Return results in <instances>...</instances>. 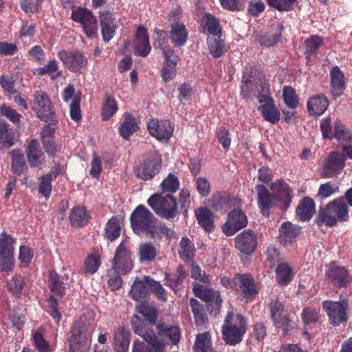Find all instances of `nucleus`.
I'll list each match as a JSON object with an SVG mask.
<instances>
[{"instance_id": "obj_62", "label": "nucleus", "mask_w": 352, "mask_h": 352, "mask_svg": "<svg viewBox=\"0 0 352 352\" xmlns=\"http://www.w3.org/2000/svg\"><path fill=\"white\" fill-rule=\"evenodd\" d=\"M268 307L270 313V319L274 321L278 318L285 316V308L283 302H280L278 298L271 299Z\"/></svg>"}, {"instance_id": "obj_63", "label": "nucleus", "mask_w": 352, "mask_h": 352, "mask_svg": "<svg viewBox=\"0 0 352 352\" xmlns=\"http://www.w3.org/2000/svg\"><path fill=\"white\" fill-rule=\"evenodd\" d=\"M179 187V178L173 173H169L161 184L162 190L165 192L175 193L177 191Z\"/></svg>"}, {"instance_id": "obj_17", "label": "nucleus", "mask_w": 352, "mask_h": 352, "mask_svg": "<svg viewBox=\"0 0 352 352\" xmlns=\"http://www.w3.org/2000/svg\"><path fill=\"white\" fill-rule=\"evenodd\" d=\"M271 190L274 192L275 201L279 204V207L287 210L291 205L293 199V190L290 186L283 179H278L272 183Z\"/></svg>"}, {"instance_id": "obj_2", "label": "nucleus", "mask_w": 352, "mask_h": 352, "mask_svg": "<svg viewBox=\"0 0 352 352\" xmlns=\"http://www.w3.org/2000/svg\"><path fill=\"white\" fill-rule=\"evenodd\" d=\"M94 331V320L81 315L71 327L70 336L67 338L69 352H86L91 344Z\"/></svg>"}, {"instance_id": "obj_54", "label": "nucleus", "mask_w": 352, "mask_h": 352, "mask_svg": "<svg viewBox=\"0 0 352 352\" xmlns=\"http://www.w3.org/2000/svg\"><path fill=\"white\" fill-rule=\"evenodd\" d=\"M323 45V39L318 35H311L304 42L305 54L307 58L315 54L318 50Z\"/></svg>"}, {"instance_id": "obj_16", "label": "nucleus", "mask_w": 352, "mask_h": 352, "mask_svg": "<svg viewBox=\"0 0 352 352\" xmlns=\"http://www.w3.org/2000/svg\"><path fill=\"white\" fill-rule=\"evenodd\" d=\"M161 168L160 159L155 154H146L144 161L136 169V177L142 180H149L157 175Z\"/></svg>"}, {"instance_id": "obj_24", "label": "nucleus", "mask_w": 352, "mask_h": 352, "mask_svg": "<svg viewBox=\"0 0 352 352\" xmlns=\"http://www.w3.org/2000/svg\"><path fill=\"white\" fill-rule=\"evenodd\" d=\"M258 101L259 102H265L258 107L263 118L271 124H276L280 120V113L275 105L274 99L270 96H262Z\"/></svg>"}, {"instance_id": "obj_58", "label": "nucleus", "mask_w": 352, "mask_h": 352, "mask_svg": "<svg viewBox=\"0 0 352 352\" xmlns=\"http://www.w3.org/2000/svg\"><path fill=\"white\" fill-rule=\"evenodd\" d=\"M12 169L14 174L21 175L28 168L24 161V157L19 151L13 150L11 151Z\"/></svg>"}, {"instance_id": "obj_28", "label": "nucleus", "mask_w": 352, "mask_h": 352, "mask_svg": "<svg viewBox=\"0 0 352 352\" xmlns=\"http://www.w3.org/2000/svg\"><path fill=\"white\" fill-rule=\"evenodd\" d=\"M201 32L208 36H222V29L219 20L209 12H205L201 19Z\"/></svg>"}, {"instance_id": "obj_53", "label": "nucleus", "mask_w": 352, "mask_h": 352, "mask_svg": "<svg viewBox=\"0 0 352 352\" xmlns=\"http://www.w3.org/2000/svg\"><path fill=\"white\" fill-rule=\"evenodd\" d=\"M39 76L50 75L52 80H55L62 76V71L59 70L58 63L55 59L50 60L43 67L36 69Z\"/></svg>"}, {"instance_id": "obj_41", "label": "nucleus", "mask_w": 352, "mask_h": 352, "mask_svg": "<svg viewBox=\"0 0 352 352\" xmlns=\"http://www.w3.org/2000/svg\"><path fill=\"white\" fill-rule=\"evenodd\" d=\"M333 138H335L340 144H349L352 142L351 131L338 118L336 120L333 124Z\"/></svg>"}, {"instance_id": "obj_8", "label": "nucleus", "mask_w": 352, "mask_h": 352, "mask_svg": "<svg viewBox=\"0 0 352 352\" xmlns=\"http://www.w3.org/2000/svg\"><path fill=\"white\" fill-rule=\"evenodd\" d=\"M32 110L41 121L53 122L55 119L54 107L48 95L43 91L39 90L34 92Z\"/></svg>"}, {"instance_id": "obj_49", "label": "nucleus", "mask_w": 352, "mask_h": 352, "mask_svg": "<svg viewBox=\"0 0 352 352\" xmlns=\"http://www.w3.org/2000/svg\"><path fill=\"white\" fill-rule=\"evenodd\" d=\"M195 248L193 243L187 237L182 238L179 244V255L185 262L192 261L195 256Z\"/></svg>"}, {"instance_id": "obj_42", "label": "nucleus", "mask_w": 352, "mask_h": 352, "mask_svg": "<svg viewBox=\"0 0 352 352\" xmlns=\"http://www.w3.org/2000/svg\"><path fill=\"white\" fill-rule=\"evenodd\" d=\"M14 144V133L10 124L6 120L0 119V150L8 149Z\"/></svg>"}, {"instance_id": "obj_18", "label": "nucleus", "mask_w": 352, "mask_h": 352, "mask_svg": "<svg viewBox=\"0 0 352 352\" xmlns=\"http://www.w3.org/2000/svg\"><path fill=\"white\" fill-rule=\"evenodd\" d=\"M147 128L149 133L157 140H169L173 135L174 124L167 120L151 119L147 122Z\"/></svg>"}, {"instance_id": "obj_31", "label": "nucleus", "mask_w": 352, "mask_h": 352, "mask_svg": "<svg viewBox=\"0 0 352 352\" xmlns=\"http://www.w3.org/2000/svg\"><path fill=\"white\" fill-rule=\"evenodd\" d=\"M329 102L324 94L311 97L307 102V108L311 116H319L323 114L329 107Z\"/></svg>"}, {"instance_id": "obj_13", "label": "nucleus", "mask_w": 352, "mask_h": 352, "mask_svg": "<svg viewBox=\"0 0 352 352\" xmlns=\"http://www.w3.org/2000/svg\"><path fill=\"white\" fill-rule=\"evenodd\" d=\"M248 224V218L241 209L233 208L228 214V219L221 226L222 232L226 236H233Z\"/></svg>"}, {"instance_id": "obj_3", "label": "nucleus", "mask_w": 352, "mask_h": 352, "mask_svg": "<svg viewBox=\"0 0 352 352\" xmlns=\"http://www.w3.org/2000/svg\"><path fill=\"white\" fill-rule=\"evenodd\" d=\"M69 278L66 274H58L55 270H52L49 274L48 286L51 292L47 303L50 308V314L52 318L58 323L62 316L58 309L59 301L66 294V288L69 285Z\"/></svg>"}, {"instance_id": "obj_7", "label": "nucleus", "mask_w": 352, "mask_h": 352, "mask_svg": "<svg viewBox=\"0 0 352 352\" xmlns=\"http://www.w3.org/2000/svg\"><path fill=\"white\" fill-rule=\"evenodd\" d=\"M147 204L162 219H173L178 214L177 199L173 195L155 193L148 199Z\"/></svg>"}, {"instance_id": "obj_30", "label": "nucleus", "mask_w": 352, "mask_h": 352, "mask_svg": "<svg viewBox=\"0 0 352 352\" xmlns=\"http://www.w3.org/2000/svg\"><path fill=\"white\" fill-rule=\"evenodd\" d=\"M25 153L31 168L38 167L45 162V155L40 148L37 140L34 139L29 142Z\"/></svg>"}, {"instance_id": "obj_50", "label": "nucleus", "mask_w": 352, "mask_h": 352, "mask_svg": "<svg viewBox=\"0 0 352 352\" xmlns=\"http://www.w3.org/2000/svg\"><path fill=\"white\" fill-rule=\"evenodd\" d=\"M320 316V311L316 309L310 307H307L302 309L301 318L303 322L305 329H306V330L304 331L305 334H308L307 328H310L314 326L318 322Z\"/></svg>"}, {"instance_id": "obj_5", "label": "nucleus", "mask_w": 352, "mask_h": 352, "mask_svg": "<svg viewBox=\"0 0 352 352\" xmlns=\"http://www.w3.org/2000/svg\"><path fill=\"white\" fill-rule=\"evenodd\" d=\"M247 329V320L243 315L228 311L221 327L222 339L226 344L236 346L242 342Z\"/></svg>"}, {"instance_id": "obj_38", "label": "nucleus", "mask_w": 352, "mask_h": 352, "mask_svg": "<svg viewBox=\"0 0 352 352\" xmlns=\"http://www.w3.org/2000/svg\"><path fill=\"white\" fill-rule=\"evenodd\" d=\"M275 274L276 281L280 286L287 285L294 276L292 266L286 262H281L278 264Z\"/></svg>"}, {"instance_id": "obj_43", "label": "nucleus", "mask_w": 352, "mask_h": 352, "mask_svg": "<svg viewBox=\"0 0 352 352\" xmlns=\"http://www.w3.org/2000/svg\"><path fill=\"white\" fill-rule=\"evenodd\" d=\"M89 214L84 207L74 206L69 215V221L72 226L81 228L87 225L89 221Z\"/></svg>"}, {"instance_id": "obj_9", "label": "nucleus", "mask_w": 352, "mask_h": 352, "mask_svg": "<svg viewBox=\"0 0 352 352\" xmlns=\"http://www.w3.org/2000/svg\"><path fill=\"white\" fill-rule=\"evenodd\" d=\"M71 19L80 24L87 37L93 38L98 34V24L96 16L87 8L78 7L73 10Z\"/></svg>"}, {"instance_id": "obj_11", "label": "nucleus", "mask_w": 352, "mask_h": 352, "mask_svg": "<svg viewBox=\"0 0 352 352\" xmlns=\"http://www.w3.org/2000/svg\"><path fill=\"white\" fill-rule=\"evenodd\" d=\"M57 56L71 72L82 74L87 67V58L79 50H60Z\"/></svg>"}, {"instance_id": "obj_10", "label": "nucleus", "mask_w": 352, "mask_h": 352, "mask_svg": "<svg viewBox=\"0 0 352 352\" xmlns=\"http://www.w3.org/2000/svg\"><path fill=\"white\" fill-rule=\"evenodd\" d=\"M322 308L326 312L329 323L334 326H340L347 322L349 317V300L342 301L325 300L322 302Z\"/></svg>"}, {"instance_id": "obj_33", "label": "nucleus", "mask_w": 352, "mask_h": 352, "mask_svg": "<svg viewBox=\"0 0 352 352\" xmlns=\"http://www.w3.org/2000/svg\"><path fill=\"white\" fill-rule=\"evenodd\" d=\"M195 215L198 224L206 232H211L214 230V215L207 207H199L195 209Z\"/></svg>"}, {"instance_id": "obj_45", "label": "nucleus", "mask_w": 352, "mask_h": 352, "mask_svg": "<svg viewBox=\"0 0 352 352\" xmlns=\"http://www.w3.org/2000/svg\"><path fill=\"white\" fill-rule=\"evenodd\" d=\"M206 41L209 52L214 58L222 56L227 52L225 42L221 39V36H208Z\"/></svg>"}, {"instance_id": "obj_19", "label": "nucleus", "mask_w": 352, "mask_h": 352, "mask_svg": "<svg viewBox=\"0 0 352 352\" xmlns=\"http://www.w3.org/2000/svg\"><path fill=\"white\" fill-rule=\"evenodd\" d=\"M325 275L333 285L340 288L347 287L351 282V278L346 269L334 264L327 267Z\"/></svg>"}, {"instance_id": "obj_56", "label": "nucleus", "mask_w": 352, "mask_h": 352, "mask_svg": "<svg viewBox=\"0 0 352 352\" xmlns=\"http://www.w3.org/2000/svg\"><path fill=\"white\" fill-rule=\"evenodd\" d=\"M15 243V239L3 232L0 235V255H14Z\"/></svg>"}, {"instance_id": "obj_23", "label": "nucleus", "mask_w": 352, "mask_h": 352, "mask_svg": "<svg viewBox=\"0 0 352 352\" xmlns=\"http://www.w3.org/2000/svg\"><path fill=\"white\" fill-rule=\"evenodd\" d=\"M257 246V236L252 230L239 234L235 238V247L245 254H251Z\"/></svg>"}, {"instance_id": "obj_60", "label": "nucleus", "mask_w": 352, "mask_h": 352, "mask_svg": "<svg viewBox=\"0 0 352 352\" xmlns=\"http://www.w3.org/2000/svg\"><path fill=\"white\" fill-rule=\"evenodd\" d=\"M283 97L285 104L292 109L297 108L299 98L295 89L291 86H285L283 91Z\"/></svg>"}, {"instance_id": "obj_1", "label": "nucleus", "mask_w": 352, "mask_h": 352, "mask_svg": "<svg viewBox=\"0 0 352 352\" xmlns=\"http://www.w3.org/2000/svg\"><path fill=\"white\" fill-rule=\"evenodd\" d=\"M131 228L139 236L160 241L163 236L167 240L173 239L175 232L164 223L160 222L144 205H138L130 215Z\"/></svg>"}, {"instance_id": "obj_52", "label": "nucleus", "mask_w": 352, "mask_h": 352, "mask_svg": "<svg viewBox=\"0 0 352 352\" xmlns=\"http://www.w3.org/2000/svg\"><path fill=\"white\" fill-rule=\"evenodd\" d=\"M121 226L116 217H111L106 223L104 237L110 241L116 240L120 235Z\"/></svg>"}, {"instance_id": "obj_32", "label": "nucleus", "mask_w": 352, "mask_h": 352, "mask_svg": "<svg viewBox=\"0 0 352 352\" xmlns=\"http://www.w3.org/2000/svg\"><path fill=\"white\" fill-rule=\"evenodd\" d=\"M188 31L183 23L175 21L170 24V39L175 47L184 46L188 39Z\"/></svg>"}, {"instance_id": "obj_27", "label": "nucleus", "mask_w": 352, "mask_h": 352, "mask_svg": "<svg viewBox=\"0 0 352 352\" xmlns=\"http://www.w3.org/2000/svg\"><path fill=\"white\" fill-rule=\"evenodd\" d=\"M330 88L334 97L341 96L346 88L344 74L337 65L330 70Z\"/></svg>"}, {"instance_id": "obj_37", "label": "nucleus", "mask_w": 352, "mask_h": 352, "mask_svg": "<svg viewBox=\"0 0 352 352\" xmlns=\"http://www.w3.org/2000/svg\"><path fill=\"white\" fill-rule=\"evenodd\" d=\"M113 345L117 352H127L130 344V332L124 327H119L113 333Z\"/></svg>"}, {"instance_id": "obj_59", "label": "nucleus", "mask_w": 352, "mask_h": 352, "mask_svg": "<svg viewBox=\"0 0 352 352\" xmlns=\"http://www.w3.org/2000/svg\"><path fill=\"white\" fill-rule=\"evenodd\" d=\"M101 265V258L97 253L88 255L84 263V272L86 274H95Z\"/></svg>"}, {"instance_id": "obj_44", "label": "nucleus", "mask_w": 352, "mask_h": 352, "mask_svg": "<svg viewBox=\"0 0 352 352\" xmlns=\"http://www.w3.org/2000/svg\"><path fill=\"white\" fill-rule=\"evenodd\" d=\"M153 35V47L155 49H160L162 51L163 56H164V52H167V54L168 53V55L174 54L173 50L166 48L168 38H170L166 31L155 28Z\"/></svg>"}, {"instance_id": "obj_48", "label": "nucleus", "mask_w": 352, "mask_h": 352, "mask_svg": "<svg viewBox=\"0 0 352 352\" xmlns=\"http://www.w3.org/2000/svg\"><path fill=\"white\" fill-rule=\"evenodd\" d=\"M145 279L146 282L136 280L131 286L129 294L131 297L136 301L146 298L148 294V287H149L148 281L151 278L148 276H146Z\"/></svg>"}, {"instance_id": "obj_47", "label": "nucleus", "mask_w": 352, "mask_h": 352, "mask_svg": "<svg viewBox=\"0 0 352 352\" xmlns=\"http://www.w3.org/2000/svg\"><path fill=\"white\" fill-rule=\"evenodd\" d=\"M187 276L186 272L182 265L177 266L175 274H170L165 273L164 280L166 282L165 285L172 289L175 290L180 285Z\"/></svg>"}, {"instance_id": "obj_39", "label": "nucleus", "mask_w": 352, "mask_h": 352, "mask_svg": "<svg viewBox=\"0 0 352 352\" xmlns=\"http://www.w3.org/2000/svg\"><path fill=\"white\" fill-rule=\"evenodd\" d=\"M124 121L118 128L120 135L127 140L139 129L138 121L130 113L124 115Z\"/></svg>"}, {"instance_id": "obj_12", "label": "nucleus", "mask_w": 352, "mask_h": 352, "mask_svg": "<svg viewBox=\"0 0 352 352\" xmlns=\"http://www.w3.org/2000/svg\"><path fill=\"white\" fill-rule=\"evenodd\" d=\"M132 253L126 245L122 242L117 247L111 261V269L121 274H128L133 269Z\"/></svg>"}, {"instance_id": "obj_51", "label": "nucleus", "mask_w": 352, "mask_h": 352, "mask_svg": "<svg viewBox=\"0 0 352 352\" xmlns=\"http://www.w3.org/2000/svg\"><path fill=\"white\" fill-rule=\"evenodd\" d=\"M118 110V104L115 98L110 94H106L102 108V118L107 121L109 120Z\"/></svg>"}, {"instance_id": "obj_36", "label": "nucleus", "mask_w": 352, "mask_h": 352, "mask_svg": "<svg viewBox=\"0 0 352 352\" xmlns=\"http://www.w3.org/2000/svg\"><path fill=\"white\" fill-rule=\"evenodd\" d=\"M157 330V336L160 338L165 340L164 338H168L170 343L173 345L177 344L180 340V330L176 326H168L164 323L159 322L156 325Z\"/></svg>"}, {"instance_id": "obj_21", "label": "nucleus", "mask_w": 352, "mask_h": 352, "mask_svg": "<svg viewBox=\"0 0 352 352\" xmlns=\"http://www.w3.org/2000/svg\"><path fill=\"white\" fill-rule=\"evenodd\" d=\"M208 203L215 211L224 212H227L232 208H239L241 205V202L239 199L220 192L212 195L208 200Z\"/></svg>"}, {"instance_id": "obj_46", "label": "nucleus", "mask_w": 352, "mask_h": 352, "mask_svg": "<svg viewBox=\"0 0 352 352\" xmlns=\"http://www.w3.org/2000/svg\"><path fill=\"white\" fill-rule=\"evenodd\" d=\"M190 306L193 314L195 323L197 327L205 325L208 322V317L204 305L197 299L191 298Z\"/></svg>"}, {"instance_id": "obj_26", "label": "nucleus", "mask_w": 352, "mask_h": 352, "mask_svg": "<svg viewBox=\"0 0 352 352\" xmlns=\"http://www.w3.org/2000/svg\"><path fill=\"white\" fill-rule=\"evenodd\" d=\"M102 39L108 43L115 35V17L109 10H102L99 12Z\"/></svg>"}, {"instance_id": "obj_55", "label": "nucleus", "mask_w": 352, "mask_h": 352, "mask_svg": "<svg viewBox=\"0 0 352 352\" xmlns=\"http://www.w3.org/2000/svg\"><path fill=\"white\" fill-rule=\"evenodd\" d=\"M282 33L280 31L270 34L267 32H261L256 35V41L261 46L270 47L277 44L281 38Z\"/></svg>"}, {"instance_id": "obj_64", "label": "nucleus", "mask_w": 352, "mask_h": 352, "mask_svg": "<svg viewBox=\"0 0 352 352\" xmlns=\"http://www.w3.org/2000/svg\"><path fill=\"white\" fill-rule=\"evenodd\" d=\"M33 342L38 352H52V349L43 335L36 330L32 335Z\"/></svg>"}, {"instance_id": "obj_22", "label": "nucleus", "mask_w": 352, "mask_h": 352, "mask_svg": "<svg viewBox=\"0 0 352 352\" xmlns=\"http://www.w3.org/2000/svg\"><path fill=\"white\" fill-rule=\"evenodd\" d=\"M151 50V46L148 30L143 25H139L133 40L134 54L141 57H146L150 54Z\"/></svg>"}, {"instance_id": "obj_25", "label": "nucleus", "mask_w": 352, "mask_h": 352, "mask_svg": "<svg viewBox=\"0 0 352 352\" xmlns=\"http://www.w3.org/2000/svg\"><path fill=\"white\" fill-rule=\"evenodd\" d=\"M138 311L143 316L145 320L141 319L138 316H134L131 319V322L132 329H133V327H135L133 325L134 322H136L137 321H140L143 322L144 326L146 327V329H148V331L150 329L153 333H155L153 329V327L155 326L156 327V325L158 324L157 323L158 315L156 309L148 305H143L140 307Z\"/></svg>"}, {"instance_id": "obj_35", "label": "nucleus", "mask_w": 352, "mask_h": 352, "mask_svg": "<svg viewBox=\"0 0 352 352\" xmlns=\"http://www.w3.org/2000/svg\"><path fill=\"white\" fill-rule=\"evenodd\" d=\"M159 243H142L138 248V258L142 263L149 264L155 261L157 256Z\"/></svg>"}, {"instance_id": "obj_29", "label": "nucleus", "mask_w": 352, "mask_h": 352, "mask_svg": "<svg viewBox=\"0 0 352 352\" xmlns=\"http://www.w3.org/2000/svg\"><path fill=\"white\" fill-rule=\"evenodd\" d=\"M301 227L294 225L289 221L282 223L279 229L278 239L283 245H291L300 235Z\"/></svg>"}, {"instance_id": "obj_14", "label": "nucleus", "mask_w": 352, "mask_h": 352, "mask_svg": "<svg viewBox=\"0 0 352 352\" xmlns=\"http://www.w3.org/2000/svg\"><path fill=\"white\" fill-rule=\"evenodd\" d=\"M346 157L338 151H331L325 160L321 176L331 178L341 173L345 167Z\"/></svg>"}, {"instance_id": "obj_4", "label": "nucleus", "mask_w": 352, "mask_h": 352, "mask_svg": "<svg viewBox=\"0 0 352 352\" xmlns=\"http://www.w3.org/2000/svg\"><path fill=\"white\" fill-rule=\"evenodd\" d=\"M349 219V209L343 197L330 201L324 207H320L315 222L319 227L325 225L333 227L339 222Z\"/></svg>"}, {"instance_id": "obj_40", "label": "nucleus", "mask_w": 352, "mask_h": 352, "mask_svg": "<svg viewBox=\"0 0 352 352\" xmlns=\"http://www.w3.org/2000/svg\"><path fill=\"white\" fill-rule=\"evenodd\" d=\"M165 63L162 69V78L164 82L172 80L176 74L177 56L174 54L168 55L164 52Z\"/></svg>"}, {"instance_id": "obj_15", "label": "nucleus", "mask_w": 352, "mask_h": 352, "mask_svg": "<svg viewBox=\"0 0 352 352\" xmlns=\"http://www.w3.org/2000/svg\"><path fill=\"white\" fill-rule=\"evenodd\" d=\"M232 282L246 300L255 298L258 293L256 281L250 274H237Z\"/></svg>"}, {"instance_id": "obj_6", "label": "nucleus", "mask_w": 352, "mask_h": 352, "mask_svg": "<svg viewBox=\"0 0 352 352\" xmlns=\"http://www.w3.org/2000/svg\"><path fill=\"white\" fill-rule=\"evenodd\" d=\"M133 331L144 340H136L133 344L132 352H166L168 342L153 333L144 326L143 322L137 321L133 324Z\"/></svg>"}, {"instance_id": "obj_34", "label": "nucleus", "mask_w": 352, "mask_h": 352, "mask_svg": "<svg viewBox=\"0 0 352 352\" xmlns=\"http://www.w3.org/2000/svg\"><path fill=\"white\" fill-rule=\"evenodd\" d=\"M316 212L315 202L309 197H303L296 207V213L299 221H309Z\"/></svg>"}, {"instance_id": "obj_61", "label": "nucleus", "mask_w": 352, "mask_h": 352, "mask_svg": "<svg viewBox=\"0 0 352 352\" xmlns=\"http://www.w3.org/2000/svg\"><path fill=\"white\" fill-rule=\"evenodd\" d=\"M195 349L196 352H211V340L208 332L197 336Z\"/></svg>"}, {"instance_id": "obj_20", "label": "nucleus", "mask_w": 352, "mask_h": 352, "mask_svg": "<svg viewBox=\"0 0 352 352\" xmlns=\"http://www.w3.org/2000/svg\"><path fill=\"white\" fill-rule=\"evenodd\" d=\"M255 190L258 208L263 216L268 217L270 209L275 206L274 192H271L263 184L256 185Z\"/></svg>"}, {"instance_id": "obj_57", "label": "nucleus", "mask_w": 352, "mask_h": 352, "mask_svg": "<svg viewBox=\"0 0 352 352\" xmlns=\"http://www.w3.org/2000/svg\"><path fill=\"white\" fill-rule=\"evenodd\" d=\"M25 284L23 277L21 274H16L8 282V290L14 297L20 298Z\"/></svg>"}]
</instances>
